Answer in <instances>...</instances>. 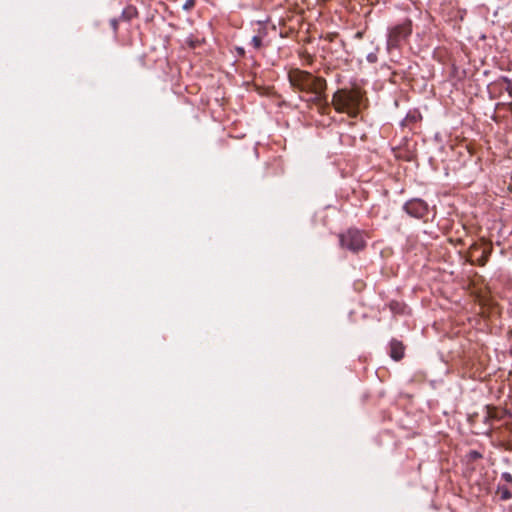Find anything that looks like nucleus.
<instances>
[{
    "label": "nucleus",
    "instance_id": "obj_1",
    "mask_svg": "<svg viewBox=\"0 0 512 512\" xmlns=\"http://www.w3.org/2000/svg\"><path fill=\"white\" fill-rule=\"evenodd\" d=\"M288 80L294 89L309 95L307 101L321 104L326 100V80L324 78L314 76L299 68H293L288 72Z\"/></svg>",
    "mask_w": 512,
    "mask_h": 512
},
{
    "label": "nucleus",
    "instance_id": "obj_2",
    "mask_svg": "<svg viewBox=\"0 0 512 512\" xmlns=\"http://www.w3.org/2000/svg\"><path fill=\"white\" fill-rule=\"evenodd\" d=\"M361 100L362 95L359 90L340 89L334 93L332 104L338 112L355 117L358 114Z\"/></svg>",
    "mask_w": 512,
    "mask_h": 512
},
{
    "label": "nucleus",
    "instance_id": "obj_3",
    "mask_svg": "<svg viewBox=\"0 0 512 512\" xmlns=\"http://www.w3.org/2000/svg\"><path fill=\"white\" fill-rule=\"evenodd\" d=\"M412 33V21L405 19L388 29L387 49L399 48Z\"/></svg>",
    "mask_w": 512,
    "mask_h": 512
},
{
    "label": "nucleus",
    "instance_id": "obj_4",
    "mask_svg": "<svg viewBox=\"0 0 512 512\" xmlns=\"http://www.w3.org/2000/svg\"><path fill=\"white\" fill-rule=\"evenodd\" d=\"M341 246L357 252L365 247V240L363 233L357 229H349L345 233L340 235Z\"/></svg>",
    "mask_w": 512,
    "mask_h": 512
},
{
    "label": "nucleus",
    "instance_id": "obj_5",
    "mask_svg": "<svg viewBox=\"0 0 512 512\" xmlns=\"http://www.w3.org/2000/svg\"><path fill=\"white\" fill-rule=\"evenodd\" d=\"M405 211L412 217L422 218L428 212L427 204L421 199H412L404 205Z\"/></svg>",
    "mask_w": 512,
    "mask_h": 512
},
{
    "label": "nucleus",
    "instance_id": "obj_6",
    "mask_svg": "<svg viewBox=\"0 0 512 512\" xmlns=\"http://www.w3.org/2000/svg\"><path fill=\"white\" fill-rule=\"evenodd\" d=\"M404 351L405 347L402 344V342L398 340H392L390 342V357L395 360L399 361L404 357Z\"/></svg>",
    "mask_w": 512,
    "mask_h": 512
},
{
    "label": "nucleus",
    "instance_id": "obj_7",
    "mask_svg": "<svg viewBox=\"0 0 512 512\" xmlns=\"http://www.w3.org/2000/svg\"><path fill=\"white\" fill-rule=\"evenodd\" d=\"M138 15V12H137V9L133 6H128L126 7L123 11H122V15L121 17L124 19V20H131L135 17H137Z\"/></svg>",
    "mask_w": 512,
    "mask_h": 512
},
{
    "label": "nucleus",
    "instance_id": "obj_8",
    "mask_svg": "<svg viewBox=\"0 0 512 512\" xmlns=\"http://www.w3.org/2000/svg\"><path fill=\"white\" fill-rule=\"evenodd\" d=\"M497 494L500 496L501 500H509L512 497V493L510 491V488L508 486H498Z\"/></svg>",
    "mask_w": 512,
    "mask_h": 512
},
{
    "label": "nucleus",
    "instance_id": "obj_9",
    "mask_svg": "<svg viewBox=\"0 0 512 512\" xmlns=\"http://www.w3.org/2000/svg\"><path fill=\"white\" fill-rule=\"evenodd\" d=\"M251 45L255 49H260L262 47V37L261 36H253L251 39Z\"/></svg>",
    "mask_w": 512,
    "mask_h": 512
},
{
    "label": "nucleus",
    "instance_id": "obj_10",
    "mask_svg": "<svg viewBox=\"0 0 512 512\" xmlns=\"http://www.w3.org/2000/svg\"><path fill=\"white\" fill-rule=\"evenodd\" d=\"M470 460L475 461L482 458V454L476 450H471L468 454Z\"/></svg>",
    "mask_w": 512,
    "mask_h": 512
},
{
    "label": "nucleus",
    "instance_id": "obj_11",
    "mask_svg": "<svg viewBox=\"0 0 512 512\" xmlns=\"http://www.w3.org/2000/svg\"><path fill=\"white\" fill-rule=\"evenodd\" d=\"M195 5V0H186L183 4V9L186 11L191 10Z\"/></svg>",
    "mask_w": 512,
    "mask_h": 512
},
{
    "label": "nucleus",
    "instance_id": "obj_12",
    "mask_svg": "<svg viewBox=\"0 0 512 512\" xmlns=\"http://www.w3.org/2000/svg\"><path fill=\"white\" fill-rule=\"evenodd\" d=\"M501 479L504 480L507 484L512 483V475L508 472L502 473Z\"/></svg>",
    "mask_w": 512,
    "mask_h": 512
},
{
    "label": "nucleus",
    "instance_id": "obj_13",
    "mask_svg": "<svg viewBox=\"0 0 512 512\" xmlns=\"http://www.w3.org/2000/svg\"><path fill=\"white\" fill-rule=\"evenodd\" d=\"M110 23H111L113 30L116 32L118 29V21L116 19H112Z\"/></svg>",
    "mask_w": 512,
    "mask_h": 512
},
{
    "label": "nucleus",
    "instance_id": "obj_14",
    "mask_svg": "<svg viewBox=\"0 0 512 512\" xmlns=\"http://www.w3.org/2000/svg\"><path fill=\"white\" fill-rule=\"evenodd\" d=\"M367 59H368L369 62H376L377 57H376L375 54H369Z\"/></svg>",
    "mask_w": 512,
    "mask_h": 512
}]
</instances>
